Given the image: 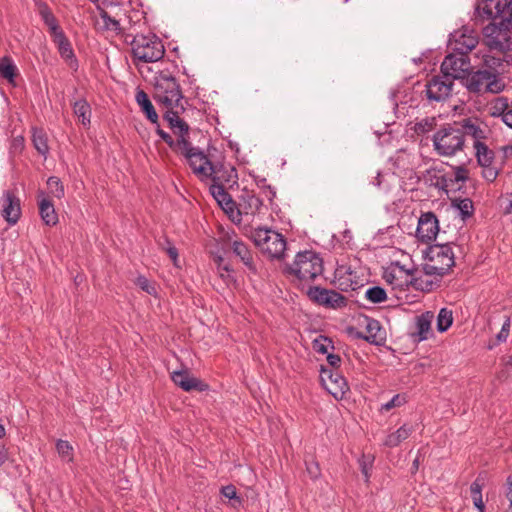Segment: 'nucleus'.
Listing matches in <instances>:
<instances>
[{
    "mask_svg": "<svg viewBox=\"0 0 512 512\" xmlns=\"http://www.w3.org/2000/svg\"><path fill=\"white\" fill-rule=\"evenodd\" d=\"M292 282L299 287L309 288L310 284L324 271L322 258L313 251H302L297 253L294 261L285 269Z\"/></svg>",
    "mask_w": 512,
    "mask_h": 512,
    "instance_id": "f257e3e1",
    "label": "nucleus"
},
{
    "mask_svg": "<svg viewBox=\"0 0 512 512\" xmlns=\"http://www.w3.org/2000/svg\"><path fill=\"white\" fill-rule=\"evenodd\" d=\"M413 266L401 265L399 262H391L383 271V279L393 288L404 290L413 286L417 290L429 291L432 282H424L422 276L417 275Z\"/></svg>",
    "mask_w": 512,
    "mask_h": 512,
    "instance_id": "f03ea898",
    "label": "nucleus"
},
{
    "mask_svg": "<svg viewBox=\"0 0 512 512\" xmlns=\"http://www.w3.org/2000/svg\"><path fill=\"white\" fill-rule=\"evenodd\" d=\"M178 154L185 158L193 173L200 180H221L220 169L213 165L207 155L200 148L194 147L189 140L182 146Z\"/></svg>",
    "mask_w": 512,
    "mask_h": 512,
    "instance_id": "7ed1b4c3",
    "label": "nucleus"
},
{
    "mask_svg": "<svg viewBox=\"0 0 512 512\" xmlns=\"http://www.w3.org/2000/svg\"><path fill=\"white\" fill-rule=\"evenodd\" d=\"M425 257L427 262L423 265L426 276H443L455 265V254L449 243L430 245Z\"/></svg>",
    "mask_w": 512,
    "mask_h": 512,
    "instance_id": "20e7f679",
    "label": "nucleus"
},
{
    "mask_svg": "<svg viewBox=\"0 0 512 512\" xmlns=\"http://www.w3.org/2000/svg\"><path fill=\"white\" fill-rule=\"evenodd\" d=\"M133 62L137 66L139 62L154 63L161 60L165 54V48L161 39L155 34H137L131 41Z\"/></svg>",
    "mask_w": 512,
    "mask_h": 512,
    "instance_id": "39448f33",
    "label": "nucleus"
},
{
    "mask_svg": "<svg viewBox=\"0 0 512 512\" xmlns=\"http://www.w3.org/2000/svg\"><path fill=\"white\" fill-rule=\"evenodd\" d=\"M464 144V133L458 123L441 128L433 136L434 149L440 156H454L463 150Z\"/></svg>",
    "mask_w": 512,
    "mask_h": 512,
    "instance_id": "423d86ee",
    "label": "nucleus"
},
{
    "mask_svg": "<svg viewBox=\"0 0 512 512\" xmlns=\"http://www.w3.org/2000/svg\"><path fill=\"white\" fill-rule=\"evenodd\" d=\"M183 98L180 85L170 75H160L156 78L154 86V99L166 109L184 110L181 100Z\"/></svg>",
    "mask_w": 512,
    "mask_h": 512,
    "instance_id": "0eeeda50",
    "label": "nucleus"
},
{
    "mask_svg": "<svg viewBox=\"0 0 512 512\" xmlns=\"http://www.w3.org/2000/svg\"><path fill=\"white\" fill-rule=\"evenodd\" d=\"M252 239L260 251L270 258L280 259L286 250L285 238L280 233L271 229H254Z\"/></svg>",
    "mask_w": 512,
    "mask_h": 512,
    "instance_id": "6e6552de",
    "label": "nucleus"
},
{
    "mask_svg": "<svg viewBox=\"0 0 512 512\" xmlns=\"http://www.w3.org/2000/svg\"><path fill=\"white\" fill-rule=\"evenodd\" d=\"M465 86L469 92L476 94L500 93L505 88L503 80L498 75L483 69L470 73Z\"/></svg>",
    "mask_w": 512,
    "mask_h": 512,
    "instance_id": "1a4fd4ad",
    "label": "nucleus"
},
{
    "mask_svg": "<svg viewBox=\"0 0 512 512\" xmlns=\"http://www.w3.org/2000/svg\"><path fill=\"white\" fill-rule=\"evenodd\" d=\"M510 21L501 22L500 26L490 24L483 29L485 44L491 51L500 53L512 50V31L508 28Z\"/></svg>",
    "mask_w": 512,
    "mask_h": 512,
    "instance_id": "9d476101",
    "label": "nucleus"
},
{
    "mask_svg": "<svg viewBox=\"0 0 512 512\" xmlns=\"http://www.w3.org/2000/svg\"><path fill=\"white\" fill-rule=\"evenodd\" d=\"M475 15L481 21L512 18V0H477Z\"/></svg>",
    "mask_w": 512,
    "mask_h": 512,
    "instance_id": "9b49d317",
    "label": "nucleus"
},
{
    "mask_svg": "<svg viewBox=\"0 0 512 512\" xmlns=\"http://www.w3.org/2000/svg\"><path fill=\"white\" fill-rule=\"evenodd\" d=\"M306 293L311 301L326 308L338 309L347 304V299L334 290L313 286Z\"/></svg>",
    "mask_w": 512,
    "mask_h": 512,
    "instance_id": "f8f14e48",
    "label": "nucleus"
},
{
    "mask_svg": "<svg viewBox=\"0 0 512 512\" xmlns=\"http://www.w3.org/2000/svg\"><path fill=\"white\" fill-rule=\"evenodd\" d=\"M477 32L469 27H462L450 35L449 47L452 51L460 54H468L478 44Z\"/></svg>",
    "mask_w": 512,
    "mask_h": 512,
    "instance_id": "ddd939ff",
    "label": "nucleus"
},
{
    "mask_svg": "<svg viewBox=\"0 0 512 512\" xmlns=\"http://www.w3.org/2000/svg\"><path fill=\"white\" fill-rule=\"evenodd\" d=\"M453 84L452 78L444 74L433 76L425 85L427 99L436 102L446 100L451 95Z\"/></svg>",
    "mask_w": 512,
    "mask_h": 512,
    "instance_id": "4468645a",
    "label": "nucleus"
},
{
    "mask_svg": "<svg viewBox=\"0 0 512 512\" xmlns=\"http://www.w3.org/2000/svg\"><path fill=\"white\" fill-rule=\"evenodd\" d=\"M470 68V61L466 54L458 52L447 55L441 64V73L455 79L463 78Z\"/></svg>",
    "mask_w": 512,
    "mask_h": 512,
    "instance_id": "2eb2a0df",
    "label": "nucleus"
},
{
    "mask_svg": "<svg viewBox=\"0 0 512 512\" xmlns=\"http://www.w3.org/2000/svg\"><path fill=\"white\" fill-rule=\"evenodd\" d=\"M320 380L324 388L335 399H342L349 390L345 378L336 370L321 367Z\"/></svg>",
    "mask_w": 512,
    "mask_h": 512,
    "instance_id": "dca6fc26",
    "label": "nucleus"
},
{
    "mask_svg": "<svg viewBox=\"0 0 512 512\" xmlns=\"http://www.w3.org/2000/svg\"><path fill=\"white\" fill-rule=\"evenodd\" d=\"M439 233V221L436 215L429 211L422 213L418 219L416 238L422 243L434 241Z\"/></svg>",
    "mask_w": 512,
    "mask_h": 512,
    "instance_id": "f3484780",
    "label": "nucleus"
},
{
    "mask_svg": "<svg viewBox=\"0 0 512 512\" xmlns=\"http://www.w3.org/2000/svg\"><path fill=\"white\" fill-rule=\"evenodd\" d=\"M221 180L212 181L210 192L222 209L236 222L237 204L230 194L225 190Z\"/></svg>",
    "mask_w": 512,
    "mask_h": 512,
    "instance_id": "a211bd4d",
    "label": "nucleus"
},
{
    "mask_svg": "<svg viewBox=\"0 0 512 512\" xmlns=\"http://www.w3.org/2000/svg\"><path fill=\"white\" fill-rule=\"evenodd\" d=\"M2 216L10 225L16 224L21 216L20 200L13 191L3 193Z\"/></svg>",
    "mask_w": 512,
    "mask_h": 512,
    "instance_id": "6ab92c4d",
    "label": "nucleus"
},
{
    "mask_svg": "<svg viewBox=\"0 0 512 512\" xmlns=\"http://www.w3.org/2000/svg\"><path fill=\"white\" fill-rule=\"evenodd\" d=\"M262 200L252 191L244 190L237 204L236 222L241 221V215H255L262 207Z\"/></svg>",
    "mask_w": 512,
    "mask_h": 512,
    "instance_id": "aec40b11",
    "label": "nucleus"
},
{
    "mask_svg": "<svg viewBox=\"0 0 512 512\" xmlns=\"http://www.w3.org/2000/svg\"><path fill=\"white\" fill-rule=\"evenodd\" d=\"M434 314L430 311L422 313L415 318L414 331L411 337L415 342H422L430 338L432 335L431 324Z\"/></svg>",
    "mask_w": 512,
    "mask_h": 512,
    "instance_id": "412c9836",
    "label": "nucleus"
},
{
    "mask_svg": "<svg viewBox=\"0 0 512 512\" xmlns=\"http://www.w3.org/2000/svg\"><path fill=\"white\" fill-rule=\"evenodd\" d=\"M173 382L184 391H204L207 389V385L204 384L198 378L191 376L187 370L174 371L172 373Z\"/></svg>",
    "mask_w": 512,
    "mask_h": 512,
    "instance_id": "4be33fe9",
    "label": "nucleus"
},
{
    "mask_svg": "<svg viewBox=\"0 0 512 512\" xmlns=\"http://www.w3.org/2000/svg\"><path fill=\"white\" fill-rule=\"evenodd\" d=\"M458 125L462 129L464 136H471L474 142H484L489 134L487 126L480 123L478 119L466 118L459 122Z\"/></svg>",
    "mask_w": 512,
    "mask_h": 512,
    "instance_id": "5701e85b",
    "label": "nucleus"
},
{
    "mask_svg": "<svg viewBox=\"0 0 512 512\" xmlns=\"http://www.w3.org/2000/svg\"><path fill=\"white\" fill-rule=\"evenodd\" d=\"M53 41L58 48V52L61 58L67 63V65L72 70L77 71L79 67L78 60L76 59L71 43L69 39L66 37V35L64 33L60 34L59 36L54 38Z\"/></svg>",
    "mask_w": 512,
    "mask_h": 512,
    "instance_id": "b1692460",
    "label": "nucleus"
},
{
    "mask_svg": "<svg viewBox=\"0 0 512 512\" xmlns=\"http://www.w3.org/2000/svg\"><path fill=\"white\" fill-rule=\"evenodd\" d=\"M502 54L503 56L483 54L482 64L486 68L485 70L492 71L499 76L506 66L512 65V54Z\"/></svg>",
    "mask_w": 512,
    "mask_h": 512,
    "instance_id": "393cba45",
    "label": "nucleus"
},
{
    "mask_svg": "<svg viewBox=\"0 0 512 512\" xmlns=\"http://www.w3.org/2000/svg\"><path fill=\"white\" fill-rule=\"evenodd\" d=\"M39 200V213L43 222L48 226H54L58 223V215L55 211L53 203L45 197L43 191L38 193Z\"/></svg>",
    "mask_w": 512,
    "mask_h": 512,
    "instance_id": "a878e982",
    "label": "nucleus"
},
{
    "mask_svg": "<svg viewBox=\"0 0 512 512\" xmlns=\"http://www.w3.org/2000/svg\"><path fill=\"white\" fill-rule=\"evenodd\" d=\"M178 109H167L164 118L177 136H182L189 140V126L179 117Z\"/></svg>",
    "mask_w": 512,
    "mask_h": 512,
    "instance_id": "bb28decb",
    "label": "nucleus"
},
{
    "mask_svg": "<svg viewBox=\"0 0 512 512\" xmlns=\"http://www.w3.org/2000/svg\"><path fill=\"white\" fill-rule=\"evenodd\" d=\"M38 13L45 25L48 27L50 35L53 39L64 33L59 26L57 19L46 3L41 2L38 4Z\"/></svg>",
    "mask_w": 512,
    "mask_h": 512,
    "instance_id": "cd10ccee",
    "label": "nucleus"
},
{
    "mask_svg": "<svg viewBox=\"0 0 512 512\" xmlns=\"http://www.w3.org/2000/svg\"><path fill=\"white\" fill-rule=\"evenodd\" d=\"M233 253L240 258L243 264L251 271L255 272L256 267L253 262L252 254L247 245L239 240H235L231 244Z\"/></svg>",
    "mask_w": 512,
    "mask_h": 512,
    "instance_id": "c85d7f7f",
    "label": "nucleus"
},
{
    "mask_svg": "<svg viewBox=\"0 0 512 512\" xmlns=\"http://www.w3.org/2000/svg\"><path fill=\"white\" fill-rule=\"evenodd\" d=\"M136 102L141 107L142 111L146 114V117L152 122H158V114L150 101L148 95L143 91L139 90L136 93Z\"/></svg>",
    "mask_w": 512,
    "mask_h": 512,
    "instance_id": "c756f323",
    "label": "nucleus"
},
{
    "mask_svg": "<svg viewBox=\"0 0 512 512\" xmlns=\"http://www.w3.org/2000/svg\"><path fill=\"white\" fill-rule=\"evenodd\" d=\"M96 25L98 29L116 35L122 31L119 21L112 18L105 10L100 11V20L97 21Z\"/></svg>",
    "mask_w": 512,
    "mask_h": 512,
    "instance_id": "7c9ffc66",
    "label": "nucleus"
},
{
    "mask_svg": "<svg viewBox=\"0 0 512 512\" xmlns=\"http://www.w3.org/2000/svg\"><path fill=\"white\" fill-rule=\"evenodd\" d=\"M485 478L480 474L470 486L471 497L478 512H485V505L482 500V488Z\"/></svg>",
    "mask_w": 512,
    "mask_h": 512,
    "instance_id": "2f4dec72",
    "label": "nucleus"
},
{
    "mask_svg": "<svg viewBox=\"0 0 512 512\" xmlns=\"http://www.w3.org/2000/svg\"><path fill=\"white\" fill-rule=\"evenodd\" d=\"M412 432L413 428L411 426L404 424L395 432H392L389 435H387L384 441V445L388 447H397L401 442L406 440L411 435Z\"/></svg>",
    "mask_w": 512,
    "mask_h": 512,
    "instance_id": "473e14b6",
    "label": "nucleus"
},
{
    "mask_svg": "<svg viewBox=\"0 0 512 512\" xmlns=\"http://www.w3.org/2000/svg\"><path fill=\"white\" fill-rule=\"evenodd\" d=\"M366 321H367V323H366L367 334L360 335V337L370 343L379 344L383 340L382 331H381L379 322L374 319H367Z\"/></svg>",
    "mask_w": 512,
    "mask_h": 512,
    "instance_id": "72a5a7b5",
    "label": "nucleus"
},
{
    "mask_svg": "<svg viewBox=\"0 0 512 512\" xmlns=\"http://www.w3.org/2000/svg\"><path fill=\"white\" fill-rule=\"evenodd\" d=\"M475 156L480 166L492 164L494 160V152L484 142H474Z\"/></svg>",
    "mask_w": 512,
    "mask_h": 512,
    "instance_id": "f704fd0d",
    "label": "nucleus"
},
{
    "mask_svg": "<svg viewBox=\"0 0 512 512\" xmlns=\"http://www.w3.org/2000/svg\"><path fill=\"white\" fill-rule=\"evenodd\" d=\"M509 103L507 97H496L488 104V114L492 117H500L503 121V115L509 108Z\"/></svg>",
    "mask_w": 512,
    "mask_h": 512,
    "instance_id": "c9c22d12",
    "label": "nucleus"
},
{
    "mask_svg": "<svg viewBox=\"0 0 512 512\" xmlns=\"http://www.w3.org/2000/svg\"><path fill=\"white\" fill-rule=\"evenodd\" d=\"M73 112L84 126H88L90 124L91 108L85 99H80L74 102Z\"/></svg>",
    "mask_w": 512,
    "mask_h": 512,
    "instance_id": "e433bc0d",
    "label": "nucleus"
},
{
    "mask_svg": "<svg viewBox=\"0 0 512 512\" xmlns=\"http://www.w3.org/2000/svg\"><path fill=\"white\" fill-rule=\"evenodd\" d=\"M32 141L35 149L43 156L49 152L46 133L42 129H33Z\"/></svg>",
    "mask_w": 512,
    "mask_h": 512,
    "instance_id": "4c0bfd02",
    "label": "nucleus"
},
{
    "mask_svg": "<svg viewBox=\"0 0 512 512\" xmlns=\"http://www.w3.org/2000/svg\"><path fill=\"white\" fill-rule=\"evenodd\" d=\"M17 73V67L10 57H3L0 60V76L9 82H13Z\"/></svg>",
    "mask_w": 512,
    "mask_h": 512,
    "instance_id": "58836bf2",
    "label": "nucleus"
},
{
    "mask_svg": "<svg viewBox=\"0 0 512 512\" xmlns=\"http://www.w3.org/2000/svg\"><path fill=\"white\" fill-rule=\"evenodd\" d=\"M453 323V313L448 308H442L437 316V330L440 333L446 332Z\"/></svg>",
    "mask_w": 512,
    "mask_h": 512,
    "instance_id": "ea45409f",
    "label": "nucleus"
},
{
    "mask_svg": "<svg viewBox=\"0 0 512 512\" xmlns=\"http://www.w3.org/2000/svg\"><path fill=\"white\" fill-rule=\"evenodd\" d=\"M156 132L162 138V140L165 141V143H167L168 146L177 154L188 140L182 136H178L177 140H174L167 132L159 127L157 128Z\"/></svg>",
    "mask_w": 512,
    "mask_h": 512,
    "instance_id": "a19ab883",
    "label": "nucleus"
},
{
    "mask_svg": "<svg viewBox=\"0 0 512 512\" xmlns=\"http://www.w3.org/2000/svg\"><path fill=\"white\" fill-rule=\"evenodd\" d=\"M365 298L371 303H382L387 299V294L384 288L373 286L366 290Z\"/></svg>",
    "mask_w": 512,
    "mask_h": 512,
    "instance_id": "79ce46f5",
    "label": "nucleus"
},
{
    "mask_svg": "<svg viewBox=\"0 0 512 512\" xmlns=\"http://www.w3.org/2000/svg\"><path fill=\"white\" fill-rule=\"evenodd\" d=\"M47 186L49 193L58 199H61L65 195V189L61 182V180L58 177L52 176L49 177L47 180Z\"/></svg>",
    "mask_w": 512,
    "mask_h": 512,
    "instance_id": "37998d69",
    "label": "nucleus"
},
{
    "mask_svg": "<svg viewBox=\"0 0 512 512\" xmlns=\"http://www.w3.org/2000/svg\"><path fill=\"white\" fill-rule=\"evenodd\" d=\"M313 350L319 354H328L330 349H333L332 341L325 336H318L312 342Z\"/></svg>",
    "mask_w": 512,
    "mask_h": 512,
    "instance_id": "c03bdc74",
    "label": "nucleus"
},
{
    "mask_svg": "<svg viewBox=\"0 0 512 512\" xmlns=\"http://www.w3.org/2000/svg\"><path fill=\"white\" fill-rule=\"evenodd\" d=\"M453 205L460 211L462 219L469 218L474 212L473 202L469 198L456 200Z\"/></svg>",
    "mask_w": 512,
    "mask_h": 512,
    "instance_id": "a18cd8bd",
    "label": "nucleus"
},
{
    "mask_svg": "<svg viewBox=\"0 0 512 512\" xmlns=\"http://www.w3.org/2000/svg\"><path fill=\"white\" fill-rule=\"evenodd\" d=\"M510 327H511V321H510V318L507 317L501 327V330L499 331V333L496 335V342L493 343V344H490L488 346L489 349H492L494 346L500 344V343H504L506 342V340L508 339L509 337V334H510Z\"/></svg>",
    "mask_w": 512,
    "mask_h": 512,
    "instance_id": "49530a36",
    "label": "nucleus"
},
{
    "mask_svg": "<svg viewBox=\"0 0 512 512\" xmlns=\"http://www.w3.org/2000/svg\"><path fill=\"white\" fill-rule=\"evenodd\" d=\"M221 494L228 498L229 500H232L233 502L231 505L236 508L241 505L242 501L241 498L237 495L236 488L233 485H227L222 487Z\"/></svg>",
    "mask_w": 512,
    "mask_h": 512,
    "instance_id": "de8ad7c7",
    "label": "nucleus"
},
{
    "mask_svg": "<svg viewBox=\"0 0 512 512\" xmlns=\"http://www.w3.org/2000/svg\"><path fill=\"white\" fill-rule=\"evenodd\" d=\"M56 449L58 454L68 461H71L73 458V448L68 441L58 440L56 443Z\"/></svg>",
    "mask_w": 512,
    "mask_h": 512,
    "instance_id": "09e8293b",
    "label": "nucleus"
},
{
    "mask_svg": "<svg viewBox=\"0 0 512 512\" xmlns=\"http://www.w3.org/2000/svg\"><path fill=\"white\" fill-rule=\"evenodd\" d=\"M373 461L374 457L371 455H362V457L358 461L361 472L365 477V482H369L370 470L372 468Z\"/></svg>",
    "mask_w": 512,
    "mask_h": 512,
    "instance_id": "8fccbe9b",
    "label": "nucleus"
},
{
    "mask_svg": "<svg viewBox=\"0 0 512 512\" xmlns=\"http://www.w3.org/2000/svg\"><path fill=\"white\" fill-rule=\"evenodd\" d=\"M396 181L395 175H377L374 184L384 192H389L392 182Z\"/></svg>",
    "mask_w": 512,
    "mask_h": 512,
    "instance_id": "3c124183",
    "label": "nucleus"
},
{
    "mask_svg": "<svg viewBox=\"0 0 512 512\" xmlns=\"http://www.w3.org/2000/svg\"><path fill=\"white\" fill-rule=\"evenodd\" d=\"M435 124V118H425L415 124L414 130L418 134H425L433 130Z\"/></svg>",
    "mask_w": 512,
    "mask_h": 512,
    "instance_id": "603ef678",
    "label": "nucleus"
},
{
    "mask_svg": "<svg viewBox=\"0 0 512 512\" xmlns=\"http://www.w3.org/2000/svg\"><path fill=\"white\" fill-rule=\"evenodd\" d=\"M468 178V171L466 168L459 166L456 167L455 173H454V181L456 182H464ZM449 182H453V179L450 178L449 180L445 177H442V183L445 187H449Z\"/></svg>",
    "mask_w": 512,
    "mask_h": 512,
    "instance_id": "864d4df0",
    "label": "nucleus"
},
{
    "mask_svg": "<svg viewBox=\"0 0 512 512\" xmlns=\"http://www.w3.org/2000/svg\"><path fill=\"white\" fill-rule=\"evenodd\" d=\"M136 284L139 286L143 291L148 293L149 295H155L156 294V288L153 283H151L146 277L139 276L136 279Z\"/></svg>",
    "mask_w": 512,
    "mask_h": 512,
    "instance_id": "5fc2aeb1",
    "label": "nucleus"
},
{
    "mask_svg": "<svg viewBox=\"0 0 512 512\" xmlns=\"http://www.w3.org/2000/svg\"><path fill=\"white\" fill-rule=\"evenodd\" d=\"M218 273L227 285L235 283L233 269L228 264L223 265L221 270H218Z\"/></svg>",
    "mask_w": 512,
    "mask_h": 512,
    "instance_id": "6e6d98bb",
    "label": "nucleus"
},
{
    "mask_svg": "<svg viewBox=\"0 0 512 512\" xmlns=\"http://www.w3.org/2000/svg\"><path fill=\"white\" fill-rule=\"evenodd\" d=\"M482 167V176L485 180L489 182H493L498 174L499 171L495 167L492 166V164H488L487 166H481Z\"/></svg>",
    "mask_w": 512,
    "mask_h": 512,
    "instance_id": "4d7b16f0",
    "label": "nucleus"
},
{
    "mask_svg": "<svg viewBox=\"0 0 512 512\" xmlns=\"http://www.w3.org/2000/svg\"><path fill=\"white\" fill-rule=\"evenodd\" d=\"M404 403V398L399 394L394 395L387 403L382 405V410L389 411L394 407L401 406Z\"/></svg>",
    "mask_w": 512,
    "mask_h": 512,
    "instance_id": "13d9d810",
    "label": "nucleus"
},
{
    "mask_svg": "<svg viewBox=\"0 0 512 512\" xmlns=\"http://www.w3.org/2000/svg\"><path fill=\"white\" fill-rule=\"evenodd\" d=\"M307 472L312 479H317L321 474L319 464L313 461L307 463Z\"/></svg>",
    "mask_w": 512,
    "mask_h": 512,
    "instance_id": "bf43d9fd",
    "label": "nucleus"
},
{
    "mask_svg": "<svg viewBox=\"0 0 512 512\" xmlns=\"http://www.w3.org/2000/svg\"><path fill=\"white\" fill-rule=\"evenodd\" d=\"M327 361H328V364L331 366L330 369L335 370L337 367H339V365L341 363V358L339 355L328 353Z\"/></svg>",
    "mask_w": 512,
    "mask_h": 512,
    "instance_id": "052dcab7",
    "label": "nucleus"
},
{
    "mask_svg": "<svg viewBox=\"0 0 512 512\" xmlns=\"http://www.w3.org/2000/svg\"><path fill=\"white\" fill-rule=\"evenodd\" d=\"M503 123L512 129V100L509 103V108L503 115Z\"/></svg>",
    "mask_w": 512,
    "mask_h": 512,
    "instance_id": "680f3d73",
    "label": "nucleus"
},
{
    "mask_svg": "<svg viewBox=\"0 0 512 512\" xmlns=\"http://www.w3.org/2000/svg\"><path fill=\"white\" fill-rule=\"evenodd\" d=\"M501 152L504 161L512 160V145L502 146Z\"/></svg>",
    "mask_w": 512,
    "mask_h": 512,
    "instance_id": "e2e57ef3",
    "label": "nucleus"
},
{
    "mask_svg": "<svg viewBox=\"0 0 512 512\" xmlns=\"http://www.w3.org/2000/svg\"><path fill=\"white\" fill-rule=\"evenodd\" d=\"M167 254L169 255V257L171 258V260L176 264V261L178 259V251H177V248L174 247V246H169L167 248Z\"/></svg>",
    "mask_w": 512,
    "mask_h": 512,
    "instance_id": "0e129e2a",
    "label": "nucleus"
},
{
    "mask_svg": "<svg viewBox=\"0 0 512 512\" xmlns=\"http://www.w3.org/2000/svg\"><path fill=\"white\" fill-rule=\"evenodd\" d=\"M507 200V205L504 208L505 214H512V193L509 194Z\"/></svg>",
    "mask_w": 512,
    "mask_h": 512,
    "instance_id": "69168bd1",
    "label": "nucleus"
},
{
    "mask_svg": "<svg viewBox=\"0 0 512 512\" xmlns=\"http://www.w3.org/2000/svg\"><path fill=\"white\" fill-rule=\"evenodd\" d=\"M506 498L509 501V507L505 510V512H512V488L508 489Z\"/></svg>",
    "mask_w": 512,
    "mask_h": 512,
    "instance_id": "338daca9",
    "label": "nucleus"
},
{
    "mask_svg": "<svg viewBox=\"0 0 512 512\" xmlns=\"http://www.w3.org/2000/svg\"><path fill=\"white\" fill-rule=\"evenodd\" d=\"M214 262H215V263H216V265H217V270H221V267H222L223 265H225V263H224V259H223V257H222V256H220V255H217V256H215V257H214Z\"/></svg>",
    "mask_w": 512,
    "mask_h": 512,
    "instance_id": "774afa93",
    "label": "nucleus"
}]
</instances>
